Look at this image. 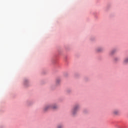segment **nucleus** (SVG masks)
I'll use <instances>...</instances> for the list:
<instances>
[{
    "instance_id": "1",
    "label": "nucleus",
    "mask_w": 128,
    "mask_h": 128,
    "mask_svg": "<svg viewBox=\"0 0 128 128\" xmlns=\"http://www.w3.org/2000/svg\"><path fill=\"white\" fill-rule=\"evenodd\" d=\"M80 110V104L78 102H76L72 105L70 110V114L72 118H76Z\"/></svg>"
},
{
    "instance_id": "2",
    "label": "nucleus",
    "mask_w": 128,
    "mask_h": 128,
    "mask_svg": "<svg viewBox=\"0 0 128 128\" xmlns=\"http://www.w3.org/2000/svg\"><path fill=\"white\" fill-rule=\"evenodd\" d=\"M58 54H54L51 58V62L53 64H56L58 62V56L61 54L62 50H58Z\"/></svg>"
},
{
    "instance_id": "3",
    "label": "nucleus",
    "mask_w": 128,
    "mask_h": 128,
    "mask_svg": "<svg viewBox=\"0 0 128 128\" xmlns=\"http://www.w3.org/2000/svg\"><path fill=\"white\" fill-rule=\"evenodd\" d=\"M22 86L25 88H29L30 84V78H24L22 81Z\"/></svg>"
},
{
    "instance_id": "4",
    "label": "nucleus",
    "mask_w": 128,
    "mask_h": 128,
    "mask_svg": "<svg viewBox=\"0 0 128 128\" xmlns=\"http://www.w3.org/2000/svg\"><path fill=\"white\" fill-rule=\"evenodd\" d=\"M26 104L27 106H32L34 104V99H28L26 101Z\"/></svg>"
},
{
    "instance_id": "5",
    "label": "nucleus",
    "mask_w": 128,
    "mask_h": 128,
    "mask_svg": "<svg viewBox=\"0 0 128 128\" xmlns=\"http://www.w3.org/2000/svg\"><path fill=\"white\" fill-rule=\"evenodd\" d=\"M50 104V108L52 110H58V105L56 103H52Z\"/></svg>"
},
{
    "instance_id": "6",
    "label": "nucleus",
    "mask_w": 128,
    "mask_h": 128,
    "mask_svg": "<svg viewBox=\"0 0 128 128\" xmlns=\"http://www.w3.org/2000/svg\"><path fill=\"white\" fill-rule=\"evenodd\" d=\"M50 110V104L45 105L43 108H42V112L44 114H46V112H48V110Z\"/></svg>"
},
{
    "instance_id": "7",
    "label": "nucleus",
    "mask_w": 128,
    "mask_h": 128,
    "mask_svg": "<svg viewBox=\"0 0 128 128\" xmlns=\"http://www.w3.org/2000/svg\"><path fill=\"white\" fill-rule=\"evenodd\" d=\"M113 62L114 64H118V62H120V56H115L113 58Z\"/></svg>"
},
{
    "instance_id": "8",
    "label": "nucleus",
    "mask_w": 128,
    "mask_h": 128,
    "mask_svg": "<svg viewBox=\"0 0 128 128\" xmlns=\"http://www.w3.org/2000/svg\"><path fill=\"white\" fill-rule=\"evenodd\" d=\"M116 52H118V48H114L110 51V56H114V54H116Z\"/></svg>"
},
{
    "instance_id": "9",
    "label": "nucleus",
    "mask_w": 128,
    "mask_h": 128,
    "mask_svg": "<svg viewBox=\"0 0 128 128\" xmlns=\"http://www.w3.org/2000/svg\"><path fill=\"white\" fill-rule=\"evenodd\" d=\"M123 64L124 66L128 65V56L125 57L123 60Z\"/></svg>"
},
{
    "instance_id": "10",
    "label": "nucleus",
    "mask_w": 128,
    "mask_h": 128,
    "mask_svg": "<svg viewBox=\"0 0 128 128\" xmlns=\"http://www.w3.org/2000/svg\"><path fill=\"white\" fill-rule=\"evenodd\" d=\"M61 82H62V80H60V78H57L56 81V86H60Z\"/></svg>"
},
{
    "instance_id": "11",
    "label": "nucleus",
    "mask_w": 128,
    "mask_h": 128,
    "mask_svg": "<svg viewBox=\"0 0 128 128\" xmlns=\"http://www.w3.org/2000/svg\"><path fill=\"white\" fill-rule=\"evenodd\" d=\"M104 50V47L98 46L96 48V52H102Z\"/></svg>"
},
{
    "instance_id": "12",
    "label": "nucleus",
    "mask_w": 128,
    "mask_h": 128,
    "mask_svg": "<svg viewBox=\"0 0 128 128\" xmlns=\"http://www.w3.org/2000/svg\"><path fill=\"white\" fill-rule=\"evenodd\" d=\"M113 114L114 116H118L120 114V110L118 109H115L113 110Z\"/></svg>"
},
{
    "instance_id": "13",
    "label": "nucleus",
    "mask_w": 128,
    "mask_h": 128,
    "mask_svg": "<svg viewBox=\"0 0 128 128\" xmlns=\"http://www.w3.org/2000/svg\"><path fill=\"white\" fill-rule=\"evenodd\" d=\"M64 123L60 122L56 126V128H64Z\"/></svg>"
},
{
    "instance_id": "14",
    "label": "nucleus",
    "mask_w": 128,
    "mask_h": 128,
    "mask_svg": "<svg viewBox=\"0 0 128 128\" xmlns=\"http://www.w3.org/2000/svg\"><path fill=\"white\" fill-rule=\"evenodd\" d=\"M68 55H64V60L66 64H68Z\"/></svg>"
},
{
    "instance_id": "15",
    "label": "nucleus",
    "mask_w": 128,
    "mask_h": 128,
    "mask_svg": "<svg viewBox=\"0 0 128 128\" xmlns=\"http://www.w3.org/2000/svg\"><path fill=\"white\" fill-rule=\"evenodd\" d=\"M74 76L76 78H80V74L78 72H76L74 73Z\"/></svg>"
},
{
    "instance_id": "16",
    "label": "nucleus",
    "mask_w": 128,
    "mask_h": 128,
    "mask_svg": "<svg viewBox=\"0 0 128 128\" xmlns=\"http://www.w3.org/2000/svg\"><path fill=\"white\" fill-rule=\"evenodd\" d=\"M90 42H96V37L94 36H90Z\"/></svg>"
},
{
    "instance_id": "17",
    "label": "nucleus",
    "mask_w": 128,
    "mask_h": 128,
    "mask_svg": "<svg viewBox=\"0 0 128 128\" xmlns=\"http://www.w3.org/2000/svg\"><path fill=\"white\" fill-rule=\"evenodd\" d=\"M66 92L68 94H70V92H72V89L68 88L66 90Z\"/></svg>"
},
{
    "instance_id": "18",
    "label": "nucleus",
    "mask_w": 128,
    "mask_h": 128,
    "mask_svg": "<svg viewBox=\"0 0 128 128\" xmlns=\"http://www.w3.org/2000/svg\"><path fill=\"white\" fill-rule=\"evenodd\" d=\"M64 48L66 50H70V46L68 45L65 46Z\"/></svg>"
},
{
    "instance_id": "19",
    "label": "nucleus",
    "mask_w": 128,
    "mask_h": 128,
    "mask_svg": "<svg viewBox=\"0 0 128 128\" xmlns=\"http://www.w3.org/2000/svg\"><path fill=\"white\" fill-rule=\"evenodd\" d=\"M83 112H84V114H88V109H86V108L84 109Z\"/></svg>"
},
{
    "instance_id": "20",
    "label": "nucleus",
    "mask_w": 128,
    "mask_h": 128,
    "mask_svg": "<svg viewBox=\"0 0 128 128\" xmlns=\"http://www.w3.org/2000/svg\"><path fill=\"white\" fill-rule=\"evenodd\" d=\"M84 80L85 82H88V80H90V78H88V76H85L84 78Z\"/></svg>"
},
{
    "instance_id": "21",
    "label": "nucleus",
    "mask_w": 128,
    "mask_h": 128,
    "mask_svg": "<svg viewBox=\"0 0 128 128\" xmlns=\"http://www.w3.org/2000/svg\"><path fill=\"white\" fill-rule=\"evenodd\" d=\"M68 72H64V76H65L66 78H68Z\"/></svg>"
},
{
    "instance_id": "22",
    "label": "nucleus",
    "mask_w": 128,
    "mask_h": 128,
    "mask_svg": "<svg viewBox=\"0 0 128 128\" xmlns=\"http://www.w3.org/2000/svg\"><path fill=\"white\" fill-rule=\"evenodd\" d=\"M110 8V4H108L107 5L106 8V10H108V9Z\"/></svg>"
},
{
    "instance_id": "23",
    "label": "nucleus",
    "mask_w": 128,
    "mask_h": 128,
    "mask_svg": "<svg viewBox=\"0 0 128 128\" xmlns=\"http://www.w3.org/2000/svg\"><path fill=\"white\" fill-rule=\"evenodd\" d=\"M42 74H46V70H43L42 71Z\"/></svg>"
},
{
    "instance_id": "24",
    "label": "nucleus",
    "mask_w": 128,
    "mask_h": 128,
    "mask_svg": "<svg viewBox=\"0 0 128 128\" xmlns=\"http://www.w3.org/2000/svg\"><path fill=\"white\" fill-rule=\"evenodd\" d=\"M5 128L4 125H3V124L0 125V128Z\"/></svg>"
},
{
    "instance_id": "25",
    "label": "nucleus",
    "mask_w": 128,
    "mask_h": 128,
    "mask_svg": "<svg viewBox=\"0 0 128 128\" xmlns=\"http://www.w3.org/2000/svg\"><path fill=\"white\" fill-rule=\"evenodd\" d=\"M52 90H54V88H52Z\"/></svg>"
},
{
    "instance_id": "26",
    "label": "nucleus",
    "mask_w": 128,
    "mask_h": 128,
    "mask_svg": "<svg viewBox=\"0 0 128 128\" xmlns=\"http://www.w3.org/2000/svg\"><path fill=\"white\" fill-rule=\"evenodd\" d=\"M96 18H98L97 16H96Z\"/></svg>"
}]
</instances>
